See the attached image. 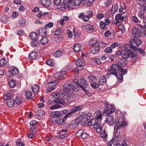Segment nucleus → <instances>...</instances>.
Masks as SVG:
<instances>
[{"instance_id":"1","label":"nucleus","mask_w":146,"mask_h":146,"mask_svg":"<svg viewBox=\"0 0 146 146\" xmlns=\"http://www.w3.org/2000/svg\"><path fill=\"white\" fill-rule=\"evenodd\" d=\"M110 69L108 71L109 74H112L118 79L120 80H121L123 79V76L122 74H120L118 71H120L121 73L123 74H125L127 72V69H125L121 68L119 65L116 64H113L110 67Z\"/></svg>"},{"instance_id":"2","label":"nucleus","mask_w":146,"mask_h":146,"mask_svg":"<svg viewBox=\"0 0 146 146\" xmlns=\"http://www.w3.org/2000/svg\"><path fill=\"white\" fill-rule=\"evenodd\" d=\"M121 58H119L118 59V64L120 66L125 67L127 64V61L126 60L131 56V58H133L136 56V54H132L129 50L126 51L125 50H123L121 52Z\"/></svg>"},{"instance_id":"3","label":"nucleus","mask_w":146,"mask_h":146,"mask_svg":"<svg viewBox=\"0 0 146 146\" xmlns=\"http://www.w3.org/2000/svg\"><path fill=\"white\" fill-rule=\"evenodd\" d=\"M63 0V3L61 5V7L65 9H68L72 6L79 5L82 2L84 4V1H82L81 0Z\"/></svg>"},{"instance_id":"4","label":"nucleus","mask_w":146,"mask_h":146,"mask_svg":"<svg viewBox=\"0 0 146 146\" xmlns=\"http://www.w3.org/2000/svg\"><path fill=\"white\" fill-rule=\"evenodd\" d=\"M91 116V114L89 113L87 114L81 113L75 120V122L77 125L81 122L82 125H84L90 119Z\"/></svg>"},{"instance_id":"5","label":"nucleus","mask_w":146,"mask_h":146,"mask_svg":"<svg viewBox=\"0 0 146 146\" xmlns=\"http://www.w3.org/2000/svg\"><path fill=\"white\" fill-rule=\"evenodd\" d=\"M143 26L138 28L136 27L133 29L132 33L135 38L144 37L146 36V31L144 30Z\"/></svg>"},{"instance_id":"6","label":"nucleus","mask_w":146,"mask_h":146,"mask_svg":"<svg viewBox=\"0 0 146 146\" xmlns=\"http://www.w3.org/2000/svg\"><path fill=\"white\" fill-rule=\"evenodd\" d=\"M89 42L90 44L92 46L90 49V52L94 54L98 53L100 50V47L96 38H92L89 41Z\"/></svg>"},{"instance_id":"7","label":"nucleus","mask_w":146,"mask_h":146,"mask_svg":"<svg viewBox=\"0 0 146 146\" xmlns=\"http://www.w3.org/2000/svg\"><path fill=\"white\" fill-rule=\"evenodd\" d=\"M63 92L61 94L62 95H63L65 93H70L71 90L75 92L78 90V89H76L75 86L69 83L64 84L63 86Z\"/></svg>"},{"instance_id":"8","label":"nucleus","mask_w":146,"mask_h":146,"mask_svg":"<svg viewBox=\"0 0 146 146\" xmlns=\"http://www.w3.org/2000/svg\"><path fill=\"white\" fill-rule=\"evenodd\" d=\"M135 39H131L130 40V44H126L124 46V49L123 50H125L126 51L128 50L131 52L132 54H135L133 53L131 49L133 50H135L137 48L136 45H135Z\"/></svg>"},{"instance_id":"9","label":"nucleus","mask_w":146,"mask_h":146,"mask_svg":"<svg viewBox=\"0 0 146 146\" xmlns=\"http://www.w3.org/2000/svg\"><path fill=\"white\" fill-rule=\"evenodd\" d=\"M87 78L88 80H90L89 82L92 88L95 89L99 88L98 83H97V79L95 76L92 75H90L88 76Z\"/></svg>"},{"instance_id":"10","label":"nucleus","mask_w":146,"mask_h":146,"mask_svg":"<svg viewBox=\"0 0 146 146\" xmlns=\"http://www.w3.org/2000/svg\"><path fill=\"white\" fill-rule=\"evenodd\" d=\"M124 119L122 117H120L117 119H116L115 121L116 125L117 127L121 128L122 127H124L127 125V123L125 121H124Z\"/></svg>"},{"instance_id":"11","label":"nucleus","mask_w":146,"mask_h":146,"mask_svg":"<svg viewBox=\"0 0 146 146\" xmlns=\"http://www.w3.org/2000/svg\"><path fill=\"white\" fill-rule=\"evenodd\" d=\"M58 83V81L57 80L54 82H47L45 85V87L48 88L46 90L47 92H49L54 89L56 88L55 85Z\"/></svg>"},{"instance_id":"12","label":"nucleus","mask_w":146,"mask_h":146,"mask_svg":"<svg viewBox=\"0 0 146 146\" xmlns=\"http://www.w3.org/2000/svg\"><path fill=\"white\" fill-rule=\"evenodd\" d=\"M66 74V71H60L55 73L54 75V77L58 80L63 79L65 77Z\"/></svg>"},{"instance_id":"13","label":"nucleus","mask_w":146,"mask_h":146,"mask_svg":"<svg viewBox=\"0 0 146 146\" xmlns=\"http://www.w3.org/2000/svg\"><path fill=\"white\" fill-rule=\"evenodd\" d=\"M79 87H80L84 91V92L85 94L88 96L91 95V94L89 92L88 85V83H86L84 84H78Z\"/></svg>"},{"instance_id":"14","label":"nucleus","mask_w":146,"mask_h":146,"mask_svg":"<svg viewBox=\"0 0 146 146\" xmlns=\"http://www.w3.org/2000/svg\"><path fill=\"white\" fill-rule=\"evenodd\" d=\"M81 109V108L80 106H78L74 108L71 110L70 113H68L64 117V119H66L67 117H68L71 114L74 113L80 110Z\"/></svg>"},{"instance_id":"15","label":"nucleus","mask_w":146,"mask_h":146,"mask_svg":"<svg viewBox=\"0 0 146 146\" xmlns=\"http://www.w3.org/2000/svg\"><path fill=\"white\" fill-rule=\"evenodd\" d=\"M76 65L78 66H80V68H78V69L82 70L84 68L83 66L84 64V62L82 58H78L75 62Z\"/></svg>"},{"instance_id":"16","label":"nucleus","mask_w":146,"mask_h":146,"mask_svg":"<svg viewBox=\"0 0 146 146\" xmlns=\"http://www.w3.org/2000/svg\"><path fill=\"white\" fill-rule=\"evenodd\" d=\"M131 20L133 22L137 23V25L139 27H142L144 26L143 23H142L140 20H139L137 17L136 16H133L131 18Z\"/></svg>"},{"instance_id":"17","label":"nucleus","mask_w":146,"mask_h":146,"mask_svg":"<svg viewBox=\"0 0 146 146\" xmlns=\"http://www.w3.org/2000/svg\"><path fill=\"white\" fill-rule=\"evenodd\" d=\"M113 117L110 115H108L106 117V122L108 124L112 125L114 123Z\"/></svg>"},{"instance_id":"18","label":"nucleus","mask_w":146,"mask_h":146,"mask_svg":"<svg viewBox=\"0 0 146 146\" xmlns=\"http://www.w3.org/2000/svg\"><path fill=\"white\" fill-rule=\"evenodd\" d=\"M106 84V78L104 76L101 77L98 81L99 86H103Z\"/></svg>"},{"instance_id":"19","label":"nucleus","mask_w":146,"mask_h":146,"mask_svg":"<svg viewBox=\"0 0 146 146\" xmlns=\"http://www.w3.org/2000/svg\"><path fill=\"white\" fill-rule=\"evenodd\" d=\"M121 128L117 127L115 126L114 128V135L116 138H119L120 136V133L119 132Z\"/></svg>"},{"instance_id":"20","label":"nucleus","mask_w":146,"mask_h":146,"mask_svg":"<svg viewBox=\"0 0 146 146\" xmlns=\"http://www.w3.org/2000/svg\"><path fill=\"white\" fill-rule=\"evenodd\" d=\"M38 55L36 51H32L29 54V56L30 59H36L38 57Z\"/></svg>"},{"instance_id":"21","label":"nucleus","mask_w":146,"mask_h":146,"mask_svg":"<svg viewBox=\"0 0 146 146\" xmlns=\"http://www.w3.org/2000/svg\"><path fill=\"white\" fill-rule=\"evenodd\" d=\"M6 103L8 106L12 107L15 104V101L12 98H10L7 100Z\"/></svg>"},{"instance_id":"22","label":"nucleus","mask_w":146,"mask_h":146,"mask_svg":"<svg viewBox=\"0 0 146 146\" xmlns=\"http://www.w3.org/2000/svg\"><path fill=\"white\" fill-rule=\"evenodd\" d=\"M46 29L44 27L38 30V34L42 36H45L47 33Z\"/></svg>"},{"instance_id":"23","label":"nucleus","mask_w":146,"mask_h":146,"mask_svg":"<svg viewBox=\"0 0 146 146\" xmlns=\"http://www.w3.org/2000/svg\"><path fill=\"white\" fill-rule=\"evenodd\" d=\"M59 111H52L50 114V116L53 118H57L60 117Z\"/></svg>"},{"instance_id":"24","label":"nucleus","mask_w":146,"mask_h":146,"mask_svg":"<svg viewBox=\"0 0 146 146\" xmlns=\"http://www.w3.org/2000/svg\"><path fill=\"white\" fill-rule=\"evenodd\" d=\"M81 47L80 45L78 44H76L73 46V49L76 52H78L80 51Z\"/></svg>"},{"instance_id":"25","label":"nucleus","mask_w":146,"mask_h":146,"mask_svg":"<svg viewBox=\"0 0 146 146\" xmlns=\"http://www.w3.org/2000/svg\"><path fill=\"white\" fill-rule=\"evenodd\" d=\"M56 123L60 125H64L66 123V121L65 120L63 119L59 118L58 120L56 121Z\"/></svg>"},{"instance_id":"26","label":"nucleus","mask_w":146,"mask_h":146,"mask_svg":"<svg viewBox=\"0 0 146 146\" xmlns=\"http://www.w3.org/2000/svg\"><path fill=\"white\" fill-rule=\"evenodd\" d=\"M101 123V121L99 120H98L95 123L94 125V127L95 129H97V130L99 129L100 130H101L102 128L100 125Z\"/></svg>"},{"instance_id":"27","label":"nucleus","mask_w":146,"mask_h":146,"mask_svg":"<svg viewBox=\"0 0 146 146\" xmlns=\"http://www.w3.org/2000/svg\"><path fill=\"white\" fill-rule=\"evenodd\" d=\"M114 111L115 109L113 108L108 109V108H106L104 111V113L106 112L108 115H109V114L112 113Z\"/></svg>"},{"instance_id":"28","label":"nucleus","mask_w":146,"mask_h":146,"mask_svg":"<svg viewBox=\"0 0 146 146\" xmlns=\"http://www.w3.org/2000/svg\"><path fill=\"white\" fill-rule=\"evenodd\" d=\"M62 96L64 97L65 98L66 97L67 99L68 100L72 98L74 96V94L73 93L71 92L70 93H70L64 94V95Z\"/></svg>"},{"instance_id":"29","label":"nucleus","mask_w":146,"mask_h":146,"mask_svg":"<svg viewBox=\"0 0 146 146\" xmlns=\"http://www.w3.org/2000/svg\"><path fill=\"white\" fill-rule=\"evenodd\" d=\"M39 86L37 85L36 84L33 85L31 87L33 91L35 94H36L38 93L39 90Z\"/></svg>"},{"instance_id":"30","label":"nucleus","mask_w":146,"mask_h":146,"mask_svg":"<svg viewBox=\"0 0 146 146\" xmlns=\"http://www.w3.org/2000/svg\"><path fill=\"white\" fill-rule=\"evenodd\" d=\"M41 3L45 7H49L51 3L50 0H41Z\"/></svg>"},{"instance_id":"31","label":"nucleus","mask_w":146,"mask_h":146,"mask_svg":"<svg viewBox=\"0 0 146 146\" xmlns=\"http://www.w3.org/2000/svg\"><path fill=\"white\" fill-rule=\"evenodd\" d=\"M18 70L16 68H13L11 71L9 70L8 72L10 73L12 76H15L19 72Z\"/></svg>"},{"instance_id":"32","label":"nucleus","mask_w":146,"mask_h":146,"mask_svg":"<svg viewBox=\"0 0 146 146\" xmlns=\"http://www.w3.org/2000/svg\"><path fill=\"white\" fill-rule=\"evenodd\" d=\"M32 93L29 91L25 92V97L27 99L29 100L32 97Z\"/></svg>"},{"instance_id":"33","label":"nucleus","mask_w":146,"mask_h":146,"mask_svg":"<svg viewBox=\"0 0 146 146\" xmlns=\"http://www.w3.org/2000/svg\"><path fill=\"white\" fill-rule=\"evenodd\" d=\"M124 16H122L121 14H118L115 16V20L117 21L120 20L121 21H123V20Z\"/></svg>"},{"instance_id":"34","label":"nucleus","mask_w":146,"mask_h":146,"mask_svg":"<svg viewBox=\"0 0 146 146\" xmlns=\"http://www.w3.org/2000/svg\"><path fill=\"white\" fill-rule=\"evenodd\" d=\"M29 36L31 39L32 40L36 39L38 37V35H37L36 33L34 32L31 33Z\"/></svg>"},{"instance_id":"35","label":"nucleus","mask_w":146,"mask_h":146,"mask_svg":"<svg viewBox=\"0 0 146 146\" xmlns=\"http://www.w3.org/2000/svg\"><path fill=\"white\" fill-rule=\"evenodd\" d=\"M48 40L46 36L42 38L40 40L41 43L42 45H45L48 42Z\"/></svg>"},{"instance_id":"36","label":"nucleus","mask_w":146,"mask_h":146,"mask_svg":"<svg viewBox=\"0 0 146 146\" xmlns=\"http://www.w3.org/2000/svg\"><path fill=\"white\" fill-rule=\"evenodd\" d=\"M118 9L117 5L116 4L114 5L111 9V12L112 13H115L117 11V10Z\"/></svg>"},{"instance_id":"37","label":"nucleus","mask_w":146,"mask_h":146,"mask_svg":"<svg viewBox=\"0 0 146 146\" xmlns=\"http://www.w3.org/2000/svg\"><path fill=\"white\" fill-rule=\"evenodd\" d=\"M59 111V113H60V117L66 114V115L68 114V110H62L60 111Z\"/></svg>"},{"instance_id":"38","label":"nucleus","mask_w":146,"mask_h":146,"mask_svg":"<svg viewBox=\"0 0 146 146\" xmlns=\"http://www.w3.org/2000/svg\"><path fill=\"white\" fill-rule=\"evenodd\" d=\"M62 53L60 50H58L55 52L53 54V56L55 57H60L62 55Z\"/></svg>"},{"instance_id":"39","label":"nucleus","mask_w":146,"mask_h":146,"mask_svg":"<svg viewBox=\"0 0 146 146\" xmlns=\"http://www.w3.org/2000/svg\"><path fill=\"white\" fill-rule=\"evenodd\" d=\"M16 83L15 81L11 80L9 82V86L11 88H13L16 85Z\"/></svg>"},{"instance_id":"40","label":"nucleus","mask_w":146,"mask_h":146,"mask_svg":"<svg viewBox=\"0 0 146 146\" xmlns=\"http://www.w3.org/2000/svg\"><path fill=\"white\" fill-rule=\"evenodd\" d=\"M86 28L87 31H91L92 32L94 31V27L93 25H86Z\"/></svg>"},{"instance_id":"41","label":"nucleus","mask_w":146,"mask_h":146,"mask_svg":"<svg viewBox=\"0 0 146 146\" xmlns=\"http://www.w3.org/2000/svg\"><path fill=\"white\" fill-rule=\"evenodd\" d=\"M54 102L56 104H62L64 103V101L63 99L57 98L54 100Z\"/></svg>"},{"instance_id":"42","label":"nucleus","mask_w":146,"mask_h":146,"mask_svg":"<svg viewBox=\"0 0 146 146\" xmlns=\"http://www.w3.org/2000/svg\"><path fill=\"white\" fill-rule=\"evenodd\" d=\"M74 36L75 39L78 38H80V35L74 29L73 31Z\"/></svg>"},{"instance_id":"43","label":"nucleus","mask_w":146,"mask_h":146,"mask_svg":"<svg viewBox=\"0 0 146 146\" xmlns=\"http://www.w3.org/2000/svg\"><path fill=\"white\" fill-rule=\"evenodd\" d=\"M139 17L141 19H143V20L145 17V15L144 14V12L143 11H140L138 14Z\"/></svg>"},{"instance_id":"44","label":"nucleus","mask_w":146,"mask_h":146,"mask_svg":"<svg viewBox=\"0 0 146 146\" xmlns=\"http://www.w3.org/2000/svg\"><path fill=\"white\" fill-rule=\"evenodd\" d=\"M26 23L25 20L23 19H21L19 21V25L21 27H24Z\"/></svg>"},{"instance_id":"45","label":"nucleus","mask_w":146,"mask_h":146,"mask_svg":"<svg viewBox=\"0 0 146 146\" xmlns=\"http://www.w3.org/2000/svg\"><path fill=\"white\" fill-rule=\"evenodd\" d=\"M36 113L38 116H42L44 115L45 112L44 111L40 110L36 112Z\"/></svg>"},{"instance_id":"46","label":"nucleus","mask_w":146,"mask_h":146,"mask_svg":"<svg viewBox=\"0 0 146 146\" xmlns=\"http://www.w3.org/2000/svg\"><path fill=\"white\" fill-rule=\"evenodd\" d=\"M7 63L6 60L4 58H2L0 60V66H2L5 65Z\"/></svg>"},{"instance_id":"47","label":"nucleus","mask_w":146,"mask_h":146,"mask_svg":"<svg viewBox=\"0 0 146 146\" xmlns=\"http://www.w3.org/2000/svg\"><path fill=\"white\" fill-rule=\"evenodd\" d=\"M9 18H7L5 15H4L2 16L1 18V20L2 23H6L8 21Z\"/></svg>"},{"instance_id":"48","label":"nucleus","mask_w":146,"mask_h":146,"mask_svg":"<svg viewBox=\"0 0 146 146\" xmlns=\"http://www.w3.org/2000/svg\"><path fill=\"white\" fill-rule=\"evenodd\" d=\"M11 93H8L6 94H5L3 95V99L4 100H7L9 99H10L9 98L11 97Z\"/></svg>"},{"instance_id":"49","label":"nucleus","mask_w":146,"mask_h":146,"mask_svg":"<svg viewBox=\"0 0 146 146\" xmlns=\"http://www.w3.org/2000/svg\"><path fill=\"white\" fill-rule=\"evenodd\" d=\"M22 98L21 97H17L15 99V103L17 105H19L22 101Z\"/></svg>"},{"instance_id":"50","label":"nucleus","mask_w":146,"mask_h":146,"mask_svg":"<svg viewBox=\"0 0 146 146\" xmlns=\"http://www.w3.org/2000/svg\"><path fill=\"white\" fill-rule=\"evenodd\" d=\"M38 42L37 40V39L33 40L31 42V45L33 46H36L38 45Z\"/></svg>"},{"instance_id":"51","label":"nucleus","mask_w":146,"mask_h":146,"mask_svg":"<svg viewBox=\"0 0 146 146\" xmlns=\"http://www.w3.org/2000/svg\"><path fill=\"white\" fill-rule=\"evenodd\" d=\"M142 43V41L140 39H135V44H136V46H137L138 47Z\"/></svg>"},{"instance_id":"52","label":"nucleus","mask_w":146,"mask_h":146,"mask_svg":"<svg viewBox=\"0 0 146 146\" xmlns=\"http://www.w3.org/2000/svg\"><path fill=\"white\" fill-rule=\"evenodd\" d=\"M106 25L104 21H101L100 22L99 26L101 29H105L106 28Z\"/></svg>"},{"instance_id":"53","label":"nucleus","mask_w":146,"mask_h":146,"mask_svg":"<svg viewBox=\"0 0 146 146\" xmlns=\"http://www.w3.org/2000/svg\"><path fill=\"white\" fill-rule=\"evenodd\" d=\"M84 132V130L81 129L78 130L76 133V136L80 137L82 135L83 133Z\"/></svg>"},{"instance_id":"54","label":"nucleus","mask_w":146,"mask_h":146,"mask_svg":"<svg viewBox=\"0 0 146 146\" xmlns=\"http://www.w3.org/2000/svg\"><path fill=\"white\" fill-rule=\"evenodd\" d=\"M96 122V120L95 119H92L88 123V125L89 126H94Z\"/></svg>"},{"instance_id":"55","label":"nucleus","mask_w":146,"mask_h":146,"mask_svg":"<svg viewBox=\"0 0 146 146\" xmlns=\"http://www.w3.org/2000/svg\"><path fill=\"white\" fill-rule=\"evenodd\" d=\"M46 64L49 66H52L54 64V62L53 60L51 59L47 60L46 61Z\"/></svg>"},{"instance_id":"56","label":"nucleus","mask_w":146,"mask_h":146,"mask_svg":"<svg viewBox=\"0 0 146 146\" xmlns=\"http://www.w3.org/2000/svg\"><path fill=\"white\" fill-rule=\"evenodd\" d=\"M79 82L80 84H85L88 83L87 82L82 78H80L79 79Z\"/></svg>"},{"instance_id":"57","label":"nucleus","mask_w":146,"mask_h":146,"mask_svg":"<svg viewBox=\"0 0 146 146\" xmlns=\"http://www.w3.org/2000/svg\"><path fill=\"white\" fill-rule=\"evenodd\" d=\"M53 24L52 22H50L47 24H46L44 26V28L45 29H47L48 27L50 28L53 26Z\"/></svg>"},{"instance_id":"58","label":"nucleus","mask_w":146,"mask_h":146,"mask_svg":"<svg viewBox=\"0 0 146 146\" xmlns=\"http://www.w3.org/2000/svg\"><path fill=\"white\" fill-rule=\"evenodd\" d=\"M62 30L58 28L56 30L54 34L55 35L59 36L62 33Z\"/></svg>"},{"instance_id":"59","label":"nucleus","mask_w":146,"mask_h":146,"mask_svg":"<svg viewBox=\"0 0 146 146\" xmlns=\"http://www.w3.org/2000/svg\"><path fill=\"white\" fill-rule=\"evenodd\" d=\"M120 24L121 23H119V29L122 33H124L125 31L124 27L122 25H120Z\"/></svg>"},{"instance_id":"60","label":"nucleus","mask_w":146,"mask_h":146,"mask_svg":"<svg viewBox=\"0 0 146 146\" xmlns=\"http://www.w3.org/2000/svg\"><path fill=\"white\" fill-rule=\"evenodd\" d=\"M112 0H107L105 3V5L106 7H108L112 3Z\"/></svg>"},{"instance_id":"61","label":"nucleus","mask_w":146,"mask_h":146,"mask_svg":"<svg viewBox=\"0 0 146 146\" xmlns=\"http://www.w3.org/2000/svg\"><path fill=\"white\" fill-rule=\"evenodd\" d=\"M118 45V43L117 42H113L110 46V47L111 48V49H112L115 48L116 46H117Z\"/></svg>"},{"instance_id":"62","label":"nucleus","mask_w":146,"mask_h":146,"mask_svg":"<svg viewBox=\"0 0 146 146\" xmlns=\"http://www.w3.org/2000/svg\"><path fill=\"white\" fill-rule=\"evenodd\" d=\"M104 51L106 53H110L112 52V50L110 47H109L106 48Z\"/></svg>"},{"instance_id":"63","label":"nucleus","mask_w":146,"mask_h":146,"mask_svg":"<svg viewBox=\"0 0 146 146\" xmlns=\"http://www.w3.org/2000/svg\"><path fill=\"white\" fill-rule=\"evenodd\" d=\"M61 3V0H54V3L56 5H60Z\"/></svg>"},{"instance_id":"64","label":"nucleus","mask_w":146,"mask_h":146,"mask_svg":"<svg viewBox=\"0 0 146 146\" xmlns=\"http://www.w3.org/2000/svg\"><path fill=\"white\" fill-rule=\"evenodd\" d=\"M90 17L88 15H85L83 16L82 18L85 21H87L89 20Z\"/></svg>"}]
</instances>
